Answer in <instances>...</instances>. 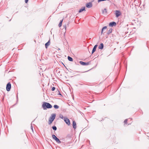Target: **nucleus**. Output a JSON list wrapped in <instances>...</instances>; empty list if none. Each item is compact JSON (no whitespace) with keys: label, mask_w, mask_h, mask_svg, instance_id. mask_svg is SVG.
<instances>
[{"label":"nucleus","mask_w":149,"mask_h":149,"mask_svg":"<svg viewBox=\"0 0 149 149\" xmlns=\"http://www.w3.org/2000/svg\"><path fill=\"white\" fill-rule=\"evenodd\" d=\"M42 107L44 110L47 109L51 108L52 107V105L49 103L47 102H44L42 105Z\"/></svg>","instance_id":"nucleus-1"},{"label":"nucleus","mask_w":149,"mask_h":149,"mask_svg":"<svg viewBox=\"0 0 149 149\" xmlns=\"http://www.w3.org/2000/svg\"><path fill=\"white\" fill-rule=\"evenodd\" d=\"M56 115L55 113L52 114L51 116L49 119L48 123L50 125L53 122L56 117Z\"/></svg>","instance_id":"nucleus-2"},{"label":"nucleus","mask_w":149,"mask_h":149,"mask_svg":"<svg viewBox=\"0 0 149 149\" xmlns=\"http://www.w3.org/2000/svg\"><path fill=\"white\" fill-rule=\"evenodd\" d=\"M79 63L81 65H82L86 66V65H88L90 64L91 63V62L89 61V62H87L86 63V62H83L82 61H80L79 62Z\"/></svg>","instance_id":"nucleus-3"},{"label":"nucleus","mask_w":149,"mask_h":149,"mask_svg":"<svg viewBox=\"0 0 149 149\" xmlns=\"http://www.w3.org/2000/svg\"><path fill=\"white\" fill-rule=\"evenodd\" d=\"M11 88V84L9 82L7 84L6 86V90L8 91H9L10 90Z\"/></svg>","instance_id":"nucleus-4"},{"label":"nucleus","mask_w":149,"mask_h":149,"mask_svg":"<svg viewBox=\"0 0 149 149\" xmlns=\"http://www.w3.org/2000/svg\"><path fill=\"white\" fill-rule=\"evenodd\" d=\"M121 14L119 10H116L115 11V14L116 17H119L121 15Z\"/></svg>","instance_id":"nucleus-5"},{"label":"nucleus","mask_w":149,"mask_h":149,"mask_svg":"<svg viewBox=\"0 0 149 149\" xmlns=\"http://www.w3.org/2000/svg\"><path fill=\"white\" fill-rule=\"evenodd\" d=\"M64 120L65 122L68 125H69L70 123L69 120L67 118H64Z\"/></svg>","instance_id":"nucleus-6"},{"label":"nucleus","mask_w":149,"mask_h":149,"mask_svg":"<svg viewBox=\"0 0 149 149\" xmlns=\"http://www.w3.org/2000/svg\"><path fill=\"white\" fill-rule=\"evenodd\" d=\"M93 6V4L91 2L87 3L86 5V7L87 8H91Z\"/></svg>","instance_id":"nucleus-7"},{"label":"nucleus","mask_w":149,"mask_h":149,"mask_svg":"<svg viewBox=\"0 0 149 149\" xmlns=\"http://www.w3.org/2000/svg\"><path fill=\"white\" fill-rule=\"evenodd\" d=\"M116 23L114 22H111L109 24V26H116Z\"/></svg>","instance_id":"nucleus-8"},{"label":"nucleus","mask_w":149,"mask_h":149,"mask_svg":"<svg viewBox=\"0 0 149 149\" xmlns=\"http://www.w3.org/2000/svg\"><path fill=\"white\" fill-rule=\"evenodd\" d=\"M103 47L104 45L102 43H101L98 47V48L101 49H102L103 48Z\"/></svg>","instance_id":"nucleus-9"},{"label":"nucleus","mask_w":149,"mask_h":149,"mask_svg":"<svg viewBox=\"0 0 149 149\" xmlns=\"http://www.w3.org/2000/svg\"><path fill=\"white\" fill-rule=\"evenodd\" d=\"M50 44V40L48 41L45 43V47L46 48H47V47L48 46H49Z\"/></svg>","instance_id":"nucleus-10"},{"label":"nucleus","mask_w":149,"mask_h":149,"mask_svg":"<svg viewBox=\"0 0 149 149\" xmlns=\"http://www.w3.org/2000/svg\"><path fill=\"white\" fill-rule=\"evenodd\" d=\"M73 127L74 129L76 128V123L74 121H73L72 122Z\"/></svg>","instance_id":"nucleus-11"},{"label":"nucleus","mask_w":149,"mask_h":149,"mask_svg":"<svg viewBox=\"0 0 149 149\" xmlns=\"http://www.w3.org/2000/svg\"><path fill=\"white\" fill-rule=\"evenodd\" d=\"M107 13V10L106 8H104L103 10H102V13L103 14H106Z\"/></svg>","instance_id":"nucleus-12"},{"label":"nucleus","mask_w":149,"mask_h":149,"mask_svg":"<svg viewBox=\"0 0 149 149\" xmlns=\"http://www.w3.org/2000/svg\"><path fill=\"white\" fill-rule=\"evenodd\" d=\"M107 26H104L102 28V32H101L102 34L103 33L104 31V30L105 29L106 30L107 29Z\"/></svg>","instance_id":"nucleus-13"},{"label":"nucleus","mask_w":149,"mask_h":149,"mask_svg":"<svg viewBox=\"0 0 149 149\" xmlns=\"http://www.w3.org/2000/svg\"><path fill=\"white\" fill-rule=\"evenodd\" d=\"M112 29H110L107 33V35H108L112 33Z\"/></svg>","instance_id":"nucleus-14"},{"label":"nucleus","mask_w":149,"mask_h":149,"mask_svg":"<svg viewBox=\"0 0 149 149\" xmlns=\"http://www.w3.org/2000/svg\"><path fill=\"white\" fill-rule=\"evenodd\" d=\"M85 7H83L82 8H81L80 9L79 11V13H81L84 10H85Z\"/></svg>","instance_id":"nucleus-15"},{"label":"nucleus","mask_w":149,"mask_h":149,"mask_svg":"<svg viewBox=\"0 0 149 149\" xmlns=\"http://www.w3.org/2000/svg\"><path fill=\"white\" fill-rule=\"evenodd\" d=\"M68 60L70 61H73V58L69 56H68Z\"/></svg>","instance_id":"nucleus-16"},{"label":"nucleus","mask_w":149,"mask_h":149,"mask_svg":"<svg viewBox=\"0 0 149 149\" xmlns=\"http://www.w3.org/2000/svg\"><path fill=\"white\" fill-rule=\"evenodd\" d=\"M55 141H56V142H57L58 143H61V141L57 138L55 140Z\"/></svg>","instance_id":"nucleus-17"},{"label":"nucleus","mask_w":149,"mask_h":149,"mask_svg":"<svg viewBox=\"0 0 149 149\" xmlns=\"http://www.w3.org/2000/svg\"><path fill=\"white\" fill-rule=\"evenodd\" d=\"M63 20H61L59 24H58V26L59 27H61L62 25V24L63 22Z\"/></svg>","instance_id":"nucleus-18"},{"label":"nucleus","mask_w":149,"mask_h":149,"mask_svg":"<svg viewBox=\"0 0 149 149\" xmlns=\"http://www.w3.org/2000/svg\"><path fill=\"white\" fill-rule=\"evenodd\" d=\"M54 107L55 109H58L59 108V107L57 105H54Z\"/></svg>","instance_id":"nucleus-19"},{"label":"nucleus","mask_w":149,"mask_h":149,"mask_svg":"<svg viewBox=\"0 0 149 149\" xmlns=\"http://www.w3.org/2000/svg\"><path fill=\"white\" fill-rule=\"evenodd\" d=\"M52 137L55 140L57 138V137L55 135L53 134L52 135Z\"/></svg>","instance_id":"nucleus-20"},{"label":"nucleus","mask_w":149,"mask_h":149,"mask_svg":"<svg viewBox=\"0 0 149 149\" xmlns=\"http://www.w3.org/2000/svg\"><path fill=\"white\" fill-rule=\"evenodd\" d=\"M96 49H95L94 47L93 48L92 51V53H91L92 54H93L95 52V51L96 50Z\"/></svg>","instance_id":"nucleus-21"},{"label":"nucleus","mask_w":149,"mask_h":149,"mask_svg":"<svg viewBox=\"0 0 149 149\" xmlns=\"http://www.w3.org/2000/svg\"><path fill=\"white\" fill-rule=\"evenodd\" d=\"M52 129L54 130H57L56 127L55 126H53L52 127Z\"/></svg>","instance_id":"nucleus-22"},{"label":"nucleus","mask_w":149,"mask_h":149,"mask_svg":"<svg viewBox=\"0 0 149 149\" xmlns=\"http://www.w3.org/2000/svg\"><path fill=\"white\" fill-rule=\"evenodd\" d=\"M59 117H60V118H61L62 119H63V118H64L63 116L62 115V114H60V115Z\"/></svg>","instance_id":"nucleus-23"},{"label":"nucleus","mask_w":149,"mask_h":149,"mask_svg":"<svg viewBox=\"0 0 149 149\" xmlns=\"http://www.w3.org/2000/svg\"><path fill=\"white\" fill-rule=\"evenodd\" d=\"M127 119H126L124 121V122L125 124H127Z\"/></svg>","instance_id":"nucleus-24"},{"label":"nucleus","mask_w":149,"mask_h":149,"mask_svg":"<svg viewBox=\"0 0 149 149\" xmlns=\"http://www.w3.org/2000/svg\"><path fill=\"white\" fill-rule=\"evenodd\" d=\"M55 89V88L54 87H53L52 88V91H54Z\"/></svg>","instance_id":"nucleus-25"},{"label":"nucleus","mask_w":149,"mask_h":149,"mask_svg":"<svg viewBox=\"0 0 149 149\" xmlns=\"http://www.w3.org/2000/svg\"><path fill=\"white\" fill-rule=\"evenodd\" d=\"M97 45H96L94 46V47H93L96 49V47H97Z\"/></svg>","instance_id":"nucleus-26"},{"label":"nucleus","mask_w":149,"mask_h":149,"mask_svg":"<svg viewBox=\"0 0 149 149\" xmlns=\"http://www.w3.org/2000/svg\"><path fill=\"white\" fill-rule=\"evenodd\" d=\"M28 0H25V3H27L28 2Z\"/></svg>","instance_id":"nucleus-27"},{"label":"nucleus","mask_w":149,"mask_h":149,"mask_svg":"<svg viewBox=\"0 0 149 149\" xmlns=\"http://www.w3.org/2000/svg\"><path fill=\"white\" fill-rule=\"evenodd\" d=\"M31 129H32V130L33 131V127L32 125V123H31Z\"/></svg>","instance_id":"nucleus-28"},{"label":"nucleus","mask_w":149,"mask_h":149,"mask_svg":"<svg viewBox=\"0 0 149 149\" xmlns=\"http://www.w3.org/2000/svg\"><path fill=\"white\" fill-rule=\"evenodd\" d=\"M59 95H61V94L60 93H59Z\"/></svg>","instance_id":"nucleus-29"},{"label":"nucleus","mask_w":149,"mask_h":149,"mask_svg":"<svg viewBox=\"0 0 149 149\" xmlns=\"http://www.w3.org/2000/svg\"><path fill=\"white\" fill-rule=\"evenodd\" d=\"M70 72H72L71 71H70Z\"/></svg>","instance_id":"nucleus-30"},{"label":"nucleus","mask_w":149,"mask_h":149,"mask_svg":"<svg viewBox=\"0 0 149 149\" xmlns=\"http://www.w3.org/2000/svg\"><path fill=\"white\" fill-rule=\"evenodd\" d=\"M17 98H18V96H17Z\"/></svg>","instance_id":"nucleus-31"}]
</instances>
